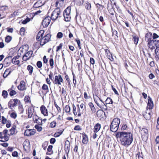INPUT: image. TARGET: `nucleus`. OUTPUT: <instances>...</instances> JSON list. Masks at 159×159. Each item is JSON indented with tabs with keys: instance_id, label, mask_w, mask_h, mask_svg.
I'll use <instances>...</instances> for the list:
<instances>
[{
	"instance_id": "nucleus-1",
	"label": "nucleus",
	"mask_w": 159,
	"mask_h": 159,
	"mask_svg": "<svg viewBox=\"0 0 159 159\" xmlns=\"http://www.w3.org/2000/svg\"><path fill=\"white\" fill-rule=\"evenodd\" d=\"M133 140V134L130 132H124L121 134L120 141L122 145L129 146Z\"/></svg>"
},
{
	"instance_id": "nucleus-2",
	"label": "nucleus",
	"mask_w": 159,
	"mask_h": 159,
	"mask_svg": "<svg viewBox=\"0 0 159 159\" xmlns=\"http://www.w3.org/2000/svg\"><path fill=\"white\" fill-rule=\"evenodd\" d=\"M120 123V119L116 118L113 119L110 126L111 131L113 132H116L118 129Z\"/></svg>"
},
{
	"instance_id": "nucleus-3",
	"label": "nucleus",
	"mask_w": 159,
	"mask_h": 159,
	"mask_svg": "<svg viewBox=\"0 0 159 159\" xmlns=\"http://www.w3.org/2000/svg\"><path fill=\"white\" fill-rule=\"evenodd\" d=\"M51 17L48 16L45 17L43 20L42 24L44 28L47 27L50 23Z\"/></svg>"
},
{
	"instance_id": "nucleus-4",
	"label": "nucleus",
	"mask_w": 159,
	"mask_h": 159,
	"mask_svg": "<svg viewBox=\"0 0 159 159\" xmlns=\"http://www.w3.org/2000/svg\"><path fill=\"white\" fill-rule=\"evenodd\" d=\"M63 79L61 75H56L55 77V79L53 81V82L54 84H58L59 85L61 84V82H62Z\"/></svg>"
},
{
	"instance_id": "nucleus-5",
	"label": "nucleus",
	"mask_w": 159,
	"mask_h": 159,
	"mask_svg": "<svg viewBox=\"0 0 159 159\" xmlns=\"http://www.w3.org/2000/svg\"><path fill=\"white\" fill-rule=\"evenodd\" d=\"M33 120L34 123H37V125H42V120L41 118H39L37 115L33 116Z\"/></svg>"
},
{
	"instance_id": "nucleus-6",
	"label": "nucleus",
	"mask_w": 159,
	"mask_h": 159,
	"mask_svg": "<svg viewBox=\"0 0 159 159\" xmlns=\"http://www.w3.org/2000/svg\"><path fill=\"white\" fill-rule=\"evenodd\" d=\"M70 149V142L68 140L66 141L65 144V150L67 156L69 152Z\"/></svg>"
},
{
	"instance_id": "nucleus-7",
	"label": "nucleus",
	"mask_w": 159,
	"mask_h": 159,
	"mask_svg": "<svg viewBox=\"0 0 159 159\" xmlns=\"http://www.w3.org/2000/svg\"><path fill=\"white\" fill-rule=\"evenodd\" d=\"M44 33V30H40L37 34L36 36V39L37 41H39L41 39L43 38V36Z\"/></svg>"
},
{
	"instance_id": "nucleus-8",
	"label": "nucleus",
	"mask_w": 159,
	"mask_h": 159,
	"mask_svg": "<svg viewBox=\"0 0 159 159\" xmlns=\"http://www.w3.org/2000/svg\"><path fill=\"white\" fill-rule=\"evenodd\" d=\"M17 88L19 90L21 91H23L25 90V83L24 81L23 80H21L20 82V85L18 86Z\"/></svg>"
},
{
	"instance_id": "nucleus-9",
	"label": "nucleus",
	"mask_w": 159,
	"mask_h": 159,
	"mask_svg": "<svg viewBox=\"0 0 159 159\" xmlns=\"http://www.w3.org/2000/svg\"><path fill=\"white\" fill-rule=\"evenodd\" d=\"M152 39V33L148 32L145 34V39L146 42H148V41Z\"/></svg>"
},
{
	"instance_id": "nucleus-10",
	"label": "nucleus",
	"mask_w": 159,
	"mask_h": 159,
	"mask_svg": "<svg viewBox=\"0 0 159 159\" xmlns=\"http://www.w3.org/2000/svg\"><path fill=\"white\" fill-rule=\"evenodd\" d=\"M40 110L41 113L44 116L48 115V112L47 109L44 106H42L40 107Z\"/></svg>"
},
{
	"instance_id": "nucleus-11",
	"label": "nucleus",
	"mask_w": 159,
	"mask_h": 159,
	"mask_svg": "<svg viewBox=\"0 0 159 159\" xmlns=\"http://www.w3.org/2000/svg\"><path fill=\"white\" fill-rule=\"evenodd\" d=\"M101 127V125L99 123H97L94 126L93 132L95 133L98 132L100 130Z\"/></svg>"
},
{
	"instance_id": "nucleus-12",
	"label": "nucleus",
	"mask_w": 159,
	"mask_h": 159,
	"mask_svg": "<svg viewBox=\"0 0 159 159\" xmlns=\"http://www.w3.org/2000/svg\"><path fill=\"white\" fill-rule=\"evenodd\" d=\"M105 51L106 52V55L107 56L108 58L110 60H111V59L113 60V59L112 57V54L110 52V51L107 49H106L105 50Z\"/></svg>"
},
{
	"instance_id": "nucleus-13",
	"label": "nucleus",
	"mask_w": 159,
	"mask_h": 159,
	"mask_svg": "<svg viewBox=\"0 0 159 159\" xmlns=\"http://www.w3.org/2000/svg\"><path fill=\"white\" fill-rule=\"evenodd\" d=\"M56 11V10H55V9L52 13L51 19L52 20H56L58 18Z\"/></svg>"
},
{
	"instance_id": "nucleus-14",
	"label": "nucleus",
	"mask_w": 159,
	"mask_h": 159,
	"mask_svg": "<svg viewBox=\"0 0 159 159\" xmlns=\"http://www.w3.org/2000/svg\"><path fill=\"white\" fill-rule=\"evenodd\" d=\"M93 99L94 100V101L95 102V103L97 104V105L98 106V107H100V105L99 104V103H98L97 100V99L96 98H95V96H96L99 99V100L101 102H103L104 104V102H103V101L96 94H95V95H94V94H93Z\"/></svg>"
},
{
	"instance_id": "nucleus-15",
	"label": "nucleus",
	"mask_w": 159,
	"mask_h": 159,
	"mask_svg": "<svg viewBox=\"0 0 159 159\" xmlns=\"http://www.w3.org/2000/svg\"><path fill=\"white\" fill-rule=\"evenodd\" d=\"M51 37V35L50 34H47L44 36H43V38L44 40L47 43L50 40Z\"/></svg>"
},
{
	"instance_id": "nucleus-16",
	"label": "nucleus",
	"mask_w": 159,
	"mask_h": 159,
	"mask_svg": "<svg viewBox=\"0 0 159 159\" xmlns=\"http://www.w3.org/2000/svg\"><path fill=\"white\" fill-rule=\"evenodd\" d=\"M43 4L41 3V2L40 1H39L34 4L33 5V7L34 8H39L42 6Z\"/></svg>"
},
{
	"instance_id": "nucleus-17",
	"label": "nucleus",
	"mask_w": 159,
	"mask_h": 159,
	"mask_svg": "<svg viewBox=\"0 0 159 159\" xmlns=\"http://www.w3.org/2000/svg\"><path fill=\"white\" fill-rule=\"evenodd\" d=\"M30 143L27 142L26 141L23 144V146L24 149L26 151L28 149L30 148Z\"/></svg>"
},
{
	"instance_id": "nucleus-18",
	"label": "nucleus",
	"mask_w": 159,
	"mask_h": 159,
	"mask_svg": "<svg viewBox=\"0 0 159 159\" xmlns=\"http://www.w3.org/2000/svg\"><path fill=\"white\" fill-rule=\"evenodd\" d=\"M88 105L91 108L92 111L93 113H95L96 111V109L93 103L92 102H89L88 104Z\"/></svg>"
},
{
	"instance_id": "nucleus-19",
	"label": "nucleus",
	"mask_w": 159,
	"mask_h": 159,
	"mask_svg": "<svg viewBox=\"0 0 159 159\" xmlns=\"http://www.w3.org/2000/svg\"><path fill=\"white\" fill-rule=\"evenodd\" d=\"M155 41L156 40L152 39L148 41V47H152V45H155Z\"/></svg>"
},
{
	"instance_id": "nucleus-20",
	"label": "nucleus",
	"mask_w": 159,
	"mask_h": 159,
	"mask_svg": "<svg viewBox=\"0 0 159 159\" xmlns=\"http://www.w3.org/2000/svg\"><path fill=\"white\" fill-rule=\"evenodd\" d=\"M141 132L142 134H144L145 136L147 137L148 135V130L147 129L145 128H142Z\"/></svg>"
},
{
	"instance_id": "nucleus-21",
	"label": "nucleus",
	"mask_w": 159,
	"mask_h": 159,
	"mask_svg": "<svg viewBox=\"0 0 159 159\" xmlns=\"http://www.w3.org/2000/svg\"><path fill=\"white\" fill-rule=\"evenodd\" d=\"M11 52H10L8 54V57H6L4 60L3 62H11V58L12 57V56L11 55Z\"/></svg>"
},
{
	"instance_id": "nucleus-22",
	"label": "nucleus",
	"mask_w": 159,
	"mask_h": 159,
	"mask_svg": "<svg viewBox=\"0 0 159 159\" xmlns=\"http://www.w3.org/2000/svg\"><path fill=\"white\" fill-rule=\"evenodd\" d=\"M11 72V70H9V69H7L4 73L3 77L4 78H6Z\"/></svg>"
},
{
	"instance_id": "nucleus-23",
	"label": "nucleus",
	"mask_w": 159,
	"mask_h": 159,
	"mask_svg": "<svg viewBox=\"0 0 159 159\" xmlns=\"http://www.w3.org/2000/svg\"><path fill=\"white\" fill-rule=\"evenodd\" d=\"M73 1L79 6L82 5L84 3V0H73Z\"/></svg>"
},
{
	"instance_id": "nucleus-24",
	"label": "nucleus",
	"mask_w": 159,
	"mask_h": 159,
	"mask_svg": "<svg viewBox=\"0 0 159 159\" xmlns=\"http://www.w3.org/2000/svg\"><path fill=\"white\" fill-rule=\"evenodd\" d=\"M104 113L105 112L102 110H99L97 111L96 114L98 117H101Z\"/></svg>"
},
{
	"instance_id": "nucleus-25",
	"label": "nucleus",
	"mask_w": 159,
	"mask_h": 159,
	"mask_svg": "<svg viewBox=\"0 0 159 159\" xmlns=\"http://www.w3.org/2000/svg\"><path fill=\"white\" fill-rule=\"evenodd\" d=\"M70 10H71V7H68L64 10V12H63V14H66V15H70Z\"/></svg>"
},
{
	"instance_id": "nucleus-26",
	"label": "nucleus",
	"mask_w": 159,
	"mask_h": 159,
	"mask_svg": "<svg viewBox=\"0 0 159 159\" xmlns=\"http://www.w3.org/2000/svg\"><path fill=\"white\" fill-rule=\"evenodd\" d=\"M32 109L33 108L31 107H30L28 108V111L29 114L28 115V117L29 118H31L32 116L33 115Z\"/></svg>"
},
{
	"instance_id": "nucleus-27",
	"label": "nucleus",
	"mask_w": 159,
	"mask_h": 159,
	"mask_svg": "<svg viewBox=\"0 0 159 159\" xmlns=\"http://www.w3.org/2000/svg\"><path fill=\"white\" fill-rule=\"evenodd\" d=\"M106 104H112L113 103L112 99L110 97H108L105 101Z\"/></svg>"
},
{
	"instance_id": "nucleus-28",
	"label": "nucleus",
	"mask_w": 159,
	"mask_h": 159,
	"mask_svg": "<svg viewBox=\"0 0 159 159\" xmlns=\"http://www.w3.org/2000/svg\"><path fill=\"white\" fill-rule=\"evenodd\" d=\"M133 40L134 41V44H137L139 40V38L138 36L133 35Z\"/></svg>"
},
{
	"instance_id": "nucleus-29",
	"label": "nucleus",
	"mask_w": 159,
	"mask_h": 159,
	"mask_svg": "<svg viewBox=\"0 0 159 159\" xmlns=\"http://www.w3.org/2000/svg\"><path fill=\"white\" fill-rule=\"evenodd\" d=\"M65 20L66 21H68L70 20V15L63 14Z\"/></svg>"
},
{
	"instance_id": "nucleus-30",
	"label": "nucleus",
	"mask_w": 159,
	"mask_h": 159,
	"mask_svg": "<svg viewBox=\"0 0 159 159\" xmlns=\"http://www.w3.org/2000/svg\"><path fill=\"white\" fill-rule=\"evenodd\" d=\"M12 103L13 100L11 99L9 101L8 103L9 108L11 109H12L15 106H14V104H12Z\"/></svg>"
},
{
	"instance_id": "nucleus-31",
	"label": "nucleus",
	"mask_w": 159,
	"mask_h": 159,
	"mask_svg": "<svg viewBox=\"0 0 159 159\" xmlns=\"http://www.w3.org/2000/svg\"><path fill=\"white\" fill-rule=\"evenodd\" d=\"M63 130H60L59 131L56 133L54 135V136L55 137H57L59 136L63 133Z\"/></svg>"
},
{
	"instance_id": "nucleus-32",
	"label": "nucleus",
	"mask_w": 159,
	"mask_h": 159,
	"mask_svg": "<svg viewBox=\"0 0 159 159\" xmlns=\"http://www.w3.org/2000/svg\"><path fill=\"white\" fill-rule=\"evenodd\" d=\"M33 52L32 51H30L26 52L25 54V56H26V57H27L28 58H29V59L32 56V55L33 54Z\"/></svg>"
},
{
	"instance_id": "nucleus-33",
	"label": "nucleus",
	"mask_w": 159,
	"mask_h": 159,
	"mask_svg": "<svg viewBox=\"0 0 159 159\" xmlns=\"http://www.w3.org/2000/svg\"><path fill=\"white\" fill-rule=\"evenodd\" d=\"M27 69L29 71L30 75H31V74H32V73L33 72V67L30 65H28L27 67Z\"/></svg>"
},
{
	"instance_id": "nucleus-34",
	"label": "nucleus",
	"mask_w": 159,
	"mask_h": 159,
	"mask_svg": "<svg viewBox=\"0 0 159 159\" xmlns=\"http://www.w3.org/2000/svg\"><path fill=\"white\" fill-rule=\"evenodd\" d=\"M0 8L1 11H4L7 10L8 9V7L7 6H0Z\"/></svg>"
},
{
	"instance_id": "nucleus-35",
	"label": "nucleus",
	"mask_w": 159,
	"mask_h": 159,
	"mask_svg": "<svg viewBox=\"0 0 159 159\" xmlns=\"http://www.w3.org/2000/svg\"><path fill=\"white\" fill-rule=\"evenodd\" d=\"M16 127V125H13L12 128L10 129V134L12 135L14 134L15 132V130Z\"/></svg>"
},
{
	"instance_id": "nucleus-36",
	"label": "nucleus",
	"mask_w": 159,
	"mask_h": 159,
	"mask_svg": "<svg viewBox=\"0 0 159 159\" xmlns=\"http://www.w3.org/2000/svg\"><path fill=\"white\" fill-rule=\"evenodd\" d=\"M8 95V94L7 91L4 90L2 91V96L4 98H6L7 97Z\"/></svg>"
},
{
	"instance_id": "nucleus-37",
	"label": "nucleus",
	"mask_w": 159,
	"mask_h": 159,
	"mask_svg": "<svg viewBox=\"0 0 159 159\" xmlns=\"http://www.w3.org/2000/svg\"><path fill=\"white\" fill-rule=\"evenodd\" d=\"M42 89L43 90H46V93L48 92V89L47 85L45 84H43L42 87Z\"/></svg>"
},
{
	"instance_id": "nucleus-38",
	"label": "nucleus",
	"mask_w": 159,
	"mask_h": 159,
	"mask_svg": "<svg viewBox=\"0 0 159 159\" xmlns=\"http://www.w3.org/2000/svg\"><path fill=\"white\" fill-rule=\"evenodd\" d=\"M2 139H4L3 140L4 142V141H8L9 139V137L7 135V134L4 135H3V137H2Z\"/></svg>"
},
{
	"instance_id": "nucleus-39",
	"label": "nucleus",
	"mask_w": 159,
	"mask_h": 159,
	"mask_svg": "<svg viewBox=\"0 0 159 159\" xmlns=\"http://www.w3.org/2000/svg\"><path fill=\"white\" fill-rule=\"evenodd\" d=\"M39 125H35L34 127L37 129L38 131H42V128L41 126Z\"/></svg>"
},
{
	"instance_id": "nucleus-40",
	"label": "nucleus",
	"mask_w": 159,
	"mask_h": 159,
	"mask_svg": "<svg viewBox=\"0 0 159 159\" xmlns=\"http://www.w3.org/2000/svg\"><path fill=\"white\" fill-rule=\"evenodd\" d=\"M64 110L66 112L68 113L70 111V108L69 106L66 105L65 107Z\"/></svg>"
},
{
	"instance_id": "nucleus-41",
	"label": "nucleus",
	"mask_w": 159,
	"mask_h": 159,
	"mask_svg": "<svg viewBox=\"0 0 159 159\" xmlns=\"http://www.w3.org/2000/svg\"><path fill=\"white\" fill-rule=\"evenodd\" d=\"M30 129H26L24 133V134L26 136H30Z\"/></svg>"
},
{
	"instance_id": "nucleus-42",
	"label": "nucleus",
	"mask_w": 159,
	"mask_h": 159,
	"mask_svg": "<svg viewBox=\"0 0 159 159\" xmlns=\"http://www.w3.org/2000/svg\"><path fill=\"white\" fill-rule=\"evenodd\" d=\"M11 36L8 35L5 38V42L6 43H9L11 41Z\"/></svg>"
},
{
	"instance_id": "nucleus-43",
	"label": "nucleus",
	"mask_w": 159,
	"mask_h": 159,
	"mask_svg": "<svg viewBox=\"0 0 159 159\" xmlns=\"http://www.w3.org/2000/svg\"><path fill=\"white\" fill-rule=\"evenodd\" d=\"M49 65L52 68L53 67L54 61L52 58H51L49 60Z\"/></svg>"
},
{
	"instance_id": "nucleus-44",
	"label": "nucleus",
	"mask_w": 159,
	"mask_h": 159,
	"mask_svg": "<svg viewBox=\"0 0 159 159\" xmlns=\"http://www.w3.org/2000/svg\"><path fill=\"white\" fill-rule=\"evenodd\" d=\"M124 132H118L116 134V138H119L120 140V136L122 134H123Z\"/></svg>"
},
{
	"instance_id": "nucleus-45",
	"label": "nucleus",
	"mask_w": 159,
	"mask_h": 159,
	"mask_svg": "<svg viewBox=\"0 0 159 159\" xmlns=\"http://www.w3.org/2000/svg\"><path fill=\"white\" fill-rule=\"evenodd\" d=\"M16 60L14 58H11V62L12 63L15 64H18L20 63V61L19 60L16 61Z\"/></svg>"
},
{
	"instance_id": "nucleus-46",
	"label": "nucleus",
	"mask_w": 159,
	"mask_h": 159,
	"mask_svg": "<svg viewBox=\"0 0 159 159\" xmlns=\"http://www.w3.org/2000/svg\"><path fill=\"white\" fill-rule=\"evenodd\" d=\"M17 116V115L14 112L11 113L10 115V117L14 119H15L16 118Z\"/></svg>"
},
{
	"instance_id": "nucleus-47",
	"label": "nucleus",
	"mask_w": 159,
	"mask_h": 159,
	"mask_svg": "<svg viewBox=\"0 0 159 159\" xmlns=\"http://www.w3.org/2000/svg\"><path fill=\"white\" fill-rule=\"evenodd\" d=\"M143 116L147 120H149L150 119L151 116L148 114H146V113L145 114L143 115Z\"/></svg>"
},
{
	"instance_id": "nucleus-48",
	"label": "nucleus",
	"mask_w": 159,
	"mask_h": 159,
	"mask_svg": "<svg viewBox=\"0 0 159 159\" xmlns=\"http://www.w3.org/2000/svg\"><path fill=\"white\" fill-rule=\"evenodd\" d=\"M155 53L157 57L159 58V47H157L155 50Z\"/></svg>"
},
{
	"instance_id": "nucleus-49",
	"label": "nucleus",
	"mask_w": 159,
	"mask_h": 159,
	"mask_svg": "<svg viewBox=\"0 0 159 159\" xmlns=\"http://www.w3.org/2000/svg\"><path fill=\"white\" fill-rule=\"evenodd\" d=\"M153 107V103H148V106L147 107V108H148V109L151 110L152 109Z\"/></svg>"
},
{
	"instance_id": "nucleus-50",
	"label": "nucleus",
	"mask_w": 159,
	"mask_h": 159,
	"mask_svg": "<svg viewBox=\"0 0 159 159\" xmlns=\"http://www.w3.org/2000/svg\"><path fill=\"white\" fill-rule=\"evenodd\" d=\"M36 65L39 68H41L42 66V62L40 61H38L37 62Z\"/></svg>"
},
{
	"instance_id": "nucleus-51",
	"label": "nucleus",
	"mask_w": 159,
	"mask_h": 159,
	"mask_svg": "<svg viewBox=\"0 0 159 159\" xmlns=\"http://www.w3.org/2000/svg\"><path fill=\"white\" fill-rule=\"evenodd\" d=\"M25 28L24 27H22L20 28V33L21 35H23L24 34Z\"/></svg>"
},
{
	"instance_id": "nucleus-52",
	"label": "nucleus",
	"mask_w": 159,
	"mask_h": 159,
	"mask_svg": "<svg viewBox=\"0 0 159 159\" xmlns=\"http://www.w3.org/2000/svg\"><path fill=\"white\" fill-rule=\"evenodd\" d=\"M18 108L20 113H23L24 111V109L23 107V106L22 105H19V106Z\"/></svg>"
},
{
	"instance_id": "nucleus-53",
	"label": "nucleus",
	"mask_w": 159,
	"mask_h": 159,
	"mask_svg": "<svg viewBox=\"0 0 159 159\" xmlns=\"http://www.w3.org/2000/svg\"><path fill=\"white\" fill-rule=\"evenodd\" d=\"M76 107L74 104L73 105V112L75 116L77 115V112H76Z\"/></svg>"
},
{
	"instance_id": "nucleus-54",
	"label": "nucleus",
	"mask_w": 159,
	"mask_h": 159,
	"mask_svg": "<svg viewBox=\"0 0 159 159\" xmlns=\"http://www.w3.org/2000/svg\"><path fill=\"white\" fill-rule=\"evenodd\" d=\"M16 94V92L14 90H11L9 93V95L11 96H12Z\"/></svg>"
},
{
	"instance_id": "nucleus-55",
	"label": "nucleus",
	"mask_w": 159,
	"mask_h": 159,
	"mask_svg": "<svg viewBox=\"0 0 159 159\" xmlns=\"http://www.w3.org/2000/svg\"><path fill=\"white\" fill-rule=\"evenodd\" d=\"M30 19L29 18H27L25 20H24L22 22V24H26L28 22H29L30 20Z\"/></svg>"
},
{
	"instance_id": "nucleus-56",
	"label": "nucleus",
	"mask_w": 159,
	"mask_h": 159,
	"mask_svg": "<svg viewBox=\"0 0 159 159\" xmlns=\"http://www.w3.org/2000/svg\"><path fill=\"white\" fill-rule=\"evenodd\" d=\"M30 98L29 96H25V97L24 100L25 102L28 103L29 102H30Z\"/></svg>"
},
{
	"instance_id": "nucleus-57",
	"label": "nucleus",
	"mask_w": 159,
	"mask_h": 159,
	"mask_svg": "<svg viewBox=\"0 0 159 159\" xmlns=\"http://www.w3.org/2000/svg\"><path fill=\"white\" fill-rule=\"evenodd\" d=\"M63 34L61 32H58L57 34V38L60 39L63 37Z\"/></svg>"
},
{
	"instance_id": "nucleus-58",
	"label": "nucleus",
	"mask_w": 159,
	"mask_h": 159,
	"mask_svg": "<svg viewBox=\"0 0 159 159\" xmlns=\"http://www.w3.org/2000/svg\"><path fill=\"white\" fill-rule=\"evenodd\" d=\"M56 125V123L55 121H52V122L50 125V126L51 128H54L55 127Z\"/></svg>"
},
{
	"instance_id": "nucleus-59",
	"label": "nucleus",
	"mask_w": 159,
	"mask_h": 159,
	"mask_svg": "<svg viewBox=\"0 0 159 159\" xmlns=\"http://www.w3.org/2000/svg\"><path fill=\"white\" fill-rule=\"evenodd\" d=\"M88 141V138H83L82 142L84 144H87Z\"/></svg>"
},
{
	"instance_id": "nucleus-60",
	"label": "nucleus",
	"mask_w": 159,
	"mask_h": 159,
	"mask_svg": "<svg viewBox=\"0 0 159 159\" xmlns=\"http://www.w3.org/2000/svg\"><path fill=\"white\" fill-rule=\"evenodd\" d=\"M110 1L112 5H114L116 7H117L116 0H110Z\"/></svg>"
},
{
	"instance_id": "nucleus-61",
	"label": "nucleus",
	"mask_w": 159,
	"mask_h": 159,
	"mask_svg": "<svg viewBox=\"0 0 159 159\" xmlns=\"http://www.w3.org/2000/svg\"><path fill=\"white\" fill-rule=\"evenodd\" d=\"M74 129V130H81L82 129L79 125H77L75 127Z\"/></svg>"
},
{
	"instance_id": "nucleus-62",
	"label": "nucleus",
	"mask_w": 159,
	"mask_h": 159,
	"mask_svg": "<svg viewBox=\"0 0 159 159\" xmlns=\"http://www.w3.org/2000/svg\"><path fill=\"white\" fill-rule=\"evenodd\" d=\"M48 143L47 142H45L44 144L42 145V147L43 148V149L44 150H46L47 148V147L48 146Z\"/></svg>"
},
{
	"instance_id": "nucleus-63",
	"label": "nucleus",
	"mask_w": 159,
	"mask_h": 159,
	"mask_svg": "<svg viewBox=\"0 0 159 159\" xmlns=\"http://www.w3.org/2000/svg\"><path fill=\"white\" fill-rule=\"evenodd\" d=\"M159 36L156 33H153L152 35V39H155L159 38Z\"/></svg>"
},
{
	"instance_id": "nucleus-64",
	"label": "nucleus",
	"mask_w": 159,
	"mask_h": 159,
	"mask_svg": "<svg viewBox=\"0 0 159 159\" xmlns=\"http://www.w3.org/2000/svg\"><path fill=\"white\" fill-rule=\"evenodd\" d=\"M40 45L42 46H43L44 44L47 43L44 40L43 38L41 39L40 40Z\"/></svg>"
}]
</instances>
